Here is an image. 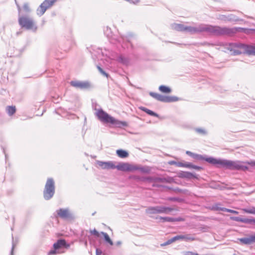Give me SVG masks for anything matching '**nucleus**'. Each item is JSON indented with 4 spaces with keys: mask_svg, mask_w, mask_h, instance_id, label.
Listing matches in <instances>:
<instances>
[{
    "mask_svg": "<svg viewBox=\"0 0 255 255\" xmlns=\"http://www.w3.org/2000/svg\"><path fill=\"white\" fill-rule=\"evenodd\" d=\"M116 153L119 157L122 158H126L128 156V152L123 149L117 150Z\"/></svg>",
    "mask_w": 255,
    "mask_h": 255,
    "instance_id": "20",
    "label": "nucleus"
},
{
    "mask_svg": "<svg viewBox=\"0 0 255 255\" xmlns=\"http://www.w3.org/2000/svg\"><path fill=\"white\" fill-rule=\"evenodd\" d=\"M160 219L163 220V222H173L178 221L177 219L174 218L165 217H160Z\"/></svg>",
    "mask_w": 255,
    "mask_h": 255,
    "instance_id": "26",
    "label": "nucleus"
},
{
    "mask_svg": "<svg viewBox=\"0 0 255 255\" xmlns=\"http://www.w3.org/2000/svg\"><path fill=\"white\" fill-rule=\"evenodd\" d=\"M101 234L103 236L104 239L106 242L108 243L111 246L113 245L112 241L111 240L107 233H105L104 232H101Z\"/></svg>",
    "mask_w": 255,
    "mask_h": 255,
    "instance_id": "22",
    "label": "nucleus"
},
{
    "mask_svg": "<svg viewBox=\"0 0 255 255\" xmlns=\"http://www.w3.org/2000/svg\"><path fill=\"white\" fill-rule=\"evenodd\" d=\"M57 0H45L43 2L45 3L46 6H47L48 8L51 7L53 3L56 1Z\"/></svg>",
    "mask_w": 255,
    "mask_h": 255,
    "instance_id": "31",
    "label": "nucleus"
},
{
    "mask_svg": "<svg viewBox=\"0 0 255 255\" xmlns=\"http://www.w3.org/2000/svg\"><path fill=\"white\" fill-rule=\"evenodd\" d=\"M181 176L187 178L195 177L193 173L189 172H183L182 173H181Z\"/></svg>",
    "mask_w": 255,
    "mask_h": 255,
    "instance_id": "28",
    "label": "nucleus"
},
{
    "mask_svg": "<svg viewBox=\"0 0 255 255\" xmlns=\"http://www.w3.org/2000/svg\"><path fill=\"white\" fill-rule=\"evenodd\" d=\"M159 90L160 92L164 93H169L171 91V89L169 87L164 85L160 86L159 87Z\"/></svg>",
    "mask_w": 255,
    "mask_h": 255,
    "instance_id": "24",
    "label": "nucleus"
},
{
    "mask_svg": "<svg viewBox=\"0 0 255 255\" xmlns=\"http://www.w3.org/2000/svg\"><path fill=\"white\" fill-rule=\"evenodd\" d=\"M182 239L188 241H193L194 240V238L188 235H182Z\"/></svg>",
    "mask_w": 255,
    "mask_h": 255,
    "instance_id": "37",
    "label": "nucleus"
},
{
    "mask_svg": "<svg viewBox=\"0 0 255 255\" xmlns=\"http://www.w3.org/2000/svg\"><path fill=\"white\" fill-rule=\"evenodd\" d=\"M224 17L223 18H221L222 19L225 20H228V21H237L238 19L236 18V16H235L233 15H228L227 17H225V16H223Z\"/></svg>",
    "mask_w": 255,
    "mask_h": 255,
    "instance_id": "27",
    "label": "nucleus"
},
{
    "mask_svg": "<svg viewBox=\"0 0 255 255\" xmlns=\"http://www.w3.org/2000/svg\"><path fill=\"white\" fill-rule=\"evenodd\" d=\"M70 84L77 89H85L90 87L89 83L86 81H72Z\"/></svg>",
    "mask_w": 255,
    "mask_h": 255,
    "instance_id": "11",
    "label": "nucleus"
},
{
    "mask_svg": "<svg viewBox=\"0 0 255 255\" xmlns=\"http://www.w3.org/2000/svg\"><path fill=\"white\" fill-rule=\"evenodd\" d=\"M185 26L182 24L173 23L171 25L172 28L180 31H185Z\"/></svg>",
    "mask_w": 255,
    "mask_h": 255,
    "instance_id": "19",
    "label": "nucleus"
},
{
    "mask_svg": "<svg viewBox=\"0 0 255 255\" xmlns=\"http://www.w3.org/2000/svg\"><path fill=\"white\" fill-rule=\"evenodd\" d=\"M243 210L245 213L255 215V207H252L249 208L243 209Z\"/></svg>",
    "mask_w": 255,
    "mask_h": 255,
    "instance_id": "29",
    "label": "nucleus"
},
{
    "mask_svg": "<svg viewBox=\"0 0 255 255\" xmlns=\"http://www.w3.org/2000/svg\"><path fill=\"white\" fill-rule=\"evenodd\" d=\"M139 170L143 173H148L151 171V168L147 166H141L140 165L134 164L133 166V171Z\"/></svg>",
    "mask_w": 255,
    "mask_h": 255,
    "instance_id": "15",
    "label": "nucleus"
},
{
    "mask_svg": "<svg viewBox=\"0 0 255 255\" xmlns=\"http://www.w3.org/2000/svg\"><path fill=\"white\" fill-rule=\"evenodd\" d=\"M102 254V252L100 250H99L98 249H96V255H101Z\"/></svg>",
    "mask_w": 255,
    "mask_h": 255,
    "instance_id": "46",
    "label": "nucleus"
},
{
    "mask_svg": "<svg viewBox=\"0 0 255 255\" xmlns=\"http://www.w3.org/2000/svg\"><path fill=\"white\" fill-rule=\"evenodd\" d=\"M140 109L142 111H144V112H145L146 113H147V114H148L149 115H150V116H154V117H158V115L153 112V111L145 108V107H141L140 108Z\"/></svg>",
    "mask_w": 255,
    "mask_h": 255,
    "instance_id": "21",
    "label": "nucleus"
},
{
    "mask_svg": "<svg viewBox=\"0 0 255 255\" xmlns=\"http://www.w3.org/2000/svg\"><path fill=\"white\" fill-rule=\"evenodd\" d=\"M96 115L101 122L106 123H110L115 126L116 127L121 128L122 127L127 126L126 122H122L115 119L101 109L96 110Z\"/></svg>",
    "mask_w": 255,
    "mask_h": 255,
    "instance_id": "5",
    "label": "nucleus"
},
{
    "mask_svg": "<svg viewBox=\"0 0 255 255\" xmlns=\"http://www.w3.org/2000/svg\"><path fill=\"white\" fill-rule=\"evenodd\" d=\"M206 161L218 168H224L230 170H238L245 171L248 167L243 162L239 160L232 161L224 159L215 158L209 157Z\"/></svg>",
    "mask_w": 255,
    "mask_h": 255,
    "instance_id": "2",
    "label": "nucleus"
},
{
    "mask_svg": "<svg viewBox=\"0 0 255 255\" xmlns=\"http://www.w3.org/2000/svg\"><path fill=\"white\" fill-rule=\"evenodd\" d=\"M97 67L99 70V71L104 76L108 77V74L106 73L103 69L102 68L99 66V65H97Z\"/></svg>",
    "mask_w": 255,
    "mask_h": 255,
    "instance_id": "38",
    "label": "nucleus"
},
{
    "mask_svg": "<svg viewBox=\"0 0 255 255\" xmlns=\"http://www.w3.org/2000/svg\"><path fill=\"white\" fill-rule=\"evenodd\" d=\"M176 165L178 167H182L189 168L190 165V162H185L184 163L181 162H178L176 163Z\"/></svg>",
    "mask_w": 255,
    "mask_h": 255,
    "instance_id": "30",
    "label": "nucleus"
},
{
    "mask_svg": "<svg viewBox=\"0 0 255 255\" xmlns=\"http://www.w3.org/2000/svg\"><path fill=\"white\" fill-rule=\"evenodd\" d=\"M190 34L206 32L214 35H229L235 32L233 29L226 27L213 26L209 24H200L196 26H185V31Z\"/></svg>",
    "mask_w": 255,
    "mask_h": 255,
    "instance_id": "1",
    "label": "nucleus"
},
{
    "mask_svg": "<svg viewBox=\"0 0 255 255\" xmlns=\"http://www.w3.org/2000/svg\"><path fill=\"white\" fill-rule=\"evenodd\" d=\"M241 244L250 245L255 243V234L250 235L247 237L238 239Z\"/></svg>",
    "mask_w": 255,
    "mask_h": 255,
    "instance_id": "13",
    "label": "nucleus"
},
{
    "mask_svg": "<svg viewBox=\"0 0 255 255\" xmlns=\"http://www.w3.org/2000/svg\"><path fill=\"white\" fill-rule=\"evenodd\" d=\"M18 23L22 27L26 29L35 30L37 29L33 20L28 16L19 15Z\"/></svg>",
    "mask_w": 255,
    "mask_h": 255,
    "instance_id": "7",
    "label": "nucleus"
},
{
    "mask_svg": "<svg viewBox=\"0 0 255 255\" xmlns=\"http://www.w3.org/2000/svg\"><path fill=\"white\" fill-rule=\"evenodd\" d=\"M172 241L174 242H175V241L177 240H179V239H182V235L181 236H176L172 238H171Z\"/></svg>",
    "mask_w": 255,
    "mask_h": 255,
    "instance_id": "44",
    "label": "nucleus"
},
{
    "mask_svg": "<svg viewBox=\"0 0 255 255\" xmlns=\"http://www.w3.org/2000/svg\"><path fill=\"white\" fill-rule=\"evenodd\" d=\"M195 130L196 132H197L199 133H201V134H206V131H205V129H204L203 128H196Z\"/></svg>",
    "mask_w": 255,
    "mask_h": 255,
    "instance_id": "40",
    "label": "nucleus"
},
{
    "mask_svg": "<svg viewBox=\"0 0 255 255\" xmlns=\"http://www.w3.org/2000/svg\"><path fill=\"white\" fill-rule=\"evenodd\" d=\"M222 211L229 212V213H233V214H239V212L238 211H237L231 210V209H227V208H226L223 209H222Z\"/></svg>",
    "mask_w": 255,
    "mask_h": 255,
    "instance_id": "36",
    "label": "nucleus"
},
{
    "mask_svg": "<svg viewBox=\"0 0 255 255\" xmlns=\"http://www.w3.org/2000/svg\"><path fill=\"white\" fill-rule=\"evenodd\" d=\"M23 8L24 10L27 12H29L30 10L28 4L27 3H25L24 4V5L23 6Z\"/></svg>",
    "mask_w": 255,
    "mask_h": 255,
    "instance_id": "42",
    "label": "nucleus"
},
{
    "mask_svg": "<svg viewBox=\"0 0 255 255\" xmlns=\"http://www.w3.org/2000/svg\"><path fill=\"white\" fill-rule=\"evenodd\" d=\"M121 244V243L120 242H118L117 243V244H118V245H120Z\"/></svg>",
    "mask_w": 255,
    "mask_h": 255,
    "instance_id": "52",
    "label": "nucleus"
},
{
    "mask_svg": "<svg viewBox=\"0 0 255 255\" xmlns=\"http://www.w3.org/2000/svg\"><path fill=\"white\" fill-rule=\"evenodd\" d=\"M47 8H48V7L46 6L45 3L42 2L39 7L37 9V14L39 16L42 15Z\"/></svg>",
    "mask_w": 255,
    "mask_h": 255,
    "instance_id": "18",
    "label": "nucleus"
},
{
    "mask_svg": "<svg viewBox=\"0 0 255 255\" xmlns=\"http://www.w3.org/2000/svg\"><path fill=\"white\" fill-rule=\"evenodd\" d=\"M248 163L252 166H255V161H252L251 162H248Z\"/></svg>",
    "mask_w": 255,
    "mask_h": 255,
    "instance_id": "47",
    "label": "nucleus"
},
{
    "mask_svg": "<svg viewBox=\"0 0 255 255\" xmlns=\"http://www.w3.org/2000/svg\"><path fill=\"white\" fill-rule=\"evenodd\" d=\"M231 219L237 222H241L245 223H255V219H242L239 217H232Z\"/></svg>",
    "mask_w": 255,
    "mask_h": 255,
    "instance_id": "16",
    "label": "nucleus"
},
{
    "mask_svg": "<svg viewBox=\"0 0 255 255\" xmlns=\"http://www.w3.org/2000/svg\"><path fill=\"white\" fill-rule=\"evenodd\" d=\"M55 193V185L54 180L48 178L46 181L43 191V196L45 200H49L54 195Z\"/></svg>",
    "mask_w": 255,
    "mask_h": 255,
    "instance_id": "6",
    "label": "nucleus"
},
{
    "mask_svg": "<svg viewBox=\"0 0 255 255\" xmlns=\"http://www.w3.org/2000/svg\"><path fill=\"white\" fill-rule=\"evenodd\" d=\"M104 33L108 38H113L112 32L110 28L107 27L104 30Z\"/></svg>",
    "mask_w": 255,
    "mask_h": 255,
    "instance_id": "25",
    "label": "nucleus"
},
{
    "mask_svg": "<svg viewBox=\"0 0 255 255\" xmlns=\"http://www.w3.org/2000/svg\"><path fill=\"white\" fill-rule=\"evenodd\" d=\"M14 247V245L13 244L11 251V255H12V254H13V250Z\"/></svg>",
    "mask_w": 255,
    "mask_h": 255,
    "instance_id": "48",
    "label": "nucleus"
},
{
    "mask_svg": "<svg viewBox=\"0 0 255 255\" xmlns=\"http://www.w3.org/2000/svg\"><path fill=\"white\" fill-rule=\"evenodd\" d=\"M145 179L148 180V179H149V178H143L142 180H145Z\"/></svg>",
    "mask_w": 255,
    "mask_h": 255,
    "instance_id": "51",
    "label": "nucleus"
},
{
    "mask_svg": "<svg viewBox=\"0 0 255 255\" xmlns=\"http://www.w3.org/2000/svg\"><path fill=\"white\" fill-rule=\"evenodd\" d=\"M221 49L225 52L231 54L239 55L243 53L255 55V46L248 45L242 43H223Z\"/></svg>",
    "mask_w": 255,
    "mask_h": 255,
    "instance_id": "3",
    "label": "nucleus"
},
{
    "mask_svg": "<svg viewBox=\"0 0 255 255\" xmlns=\"http://www.w3.org/2000/svg\"><path fill=\"white\" fill-rule=\"evenodd\" d=\"M17 4V8H18V10L19 13H20V11L21 10V8L19 6V5H18L17 4Z\"/></svg>",
    "mask_w": 255,
    "mask_h": 255,
    "instance_id": "49",
    "label": "nucleus"
},
{
    "mask_svg": "<svg viewBox=\"0 0 255 255\" xmlns=\"http://www.w3.org/2000/svg\"><path fill=\"white\" fill-rule=\"evenodd\" d=\"M224 207H221L220 204H216L213 206V209L215 211H222V209H224Z\"/></svg>",
    "mask_w": 255,
    "mask_h": 255,
    "instance_id": "34",
    "label": "nucleus"
},
{
    "mask_svg": "<svg viewBox=\"0 0 255 255\" xmlns=\"http://www.w3.org/2000/svg\"><path fill=\"white\" fill-rule=\"evenodd\" d=\"M134 164H130L128 162H121L115 165V169L123 172H133Z\"/></svg>",
    "mask_w": 255,
    "mask_h": 255,
    "instance_id": "9",
    "label": "nucleus"
},
{
    "mask_svg": "<svg viewBox=\"0 0 255 255\" xmlns=\"http://www.w3.org/2000/svg\"><path fill=\"white\" fill-rule=\"evenodd\" d=\"M149 95L153 98H154V99L157 100L158 97H159V96L160 94H158V93H154V92H150L149 93Z\"/></svg>",
    "mask_w": 255,
    "mask_h": 255,
    "instance_id": "41",
    "label": "nucleus"
},
{
    "mask_svg": "<svg viewBox=\"0 0 255 255\" xmlns=\"http://www.w3.org/2000/svg\"><path fill=\"white\" fill-rule=\"evenodd\" d=\"M98 58L100 59L107 66L112 64L113 60H116L125 65H128L129 63V60L128 58L123 55L116 57L113 54H110V52L106 49L104 51L100 50V53L98 54Z\"/></svg>",
    "mask_w": 255,
    "mask_h": 255,
    "instance_id": "4",
    "label": "nucleus"
},
{
    "mask_svg": "<svg viewBox=\"0 0 255 255\" xmlns=\"http://www.w3.org/2000/svg\"><path fill=\"white\" fill-rule=\"evenodd\" d=\"M173 242V241H172V239H171L170 240H168L166 243H165L164 244V245H168L171 244Z\"/></svg>",
    "mask_w": 255,
    "mask_h": 255,
    "instance_id": "45",
    "label": "nucleus"
},
{
    "mask_svg": "<svg viewBox=\"0 0 255 255\" xmlns=\"http://www.w3.org/2000/svg\"><path fill=\"white\" fill-rule=\"evenodd\" d=\"M90 233L97 238L100 237L101 234V233L98 232L95 229L90 230Z\"/></svg>",
    "mask_w": 255,
    "mask_h": 255,
    "instance_id": "33",
    "label": "nucleus"
},
{
    "mask_svg": "<svg viewBox=\"0 0 255 255\" xmlns=\"http://www.w3.org/2000/svg\"><path fill=\"white\" fill-rule=\"evenodd\" d=\"M174 210V209L170 207L157 206L154 207H149L146 209V213L149 214H169Z\"/></svg>",
    "mask_w": 255,
    "mask_h": 255,
    "instance_id": "8",
    "label": "nucleus"
},
{
    "mask_svg": "<svg viewBox=\"0 0 255 255\" xmlns=\"http://www.w3.org/2000/svg\"><path fill=\"white\" fill-rule=\"evenodd\" d=\"M58 216L65 220H73L74 217L68 208H60L56 210Z\"/></svg>",
    "mask_w": 255,
    "mask_h": 255,
    "instance_id": "10",
    "label": "nucleus"
},
{
    "mask_svg": "<svg viewBox=\"0 0 255 255\" xmlns=\"http://www.w3.org/2000/svg\"><path fill=\"white\" fill-rule=\"evenodd\" d=\"M189 168H193V169H195L199 170L202 169V167L200 166L193 165L192 163H190V165H189Z\"/></svg>",
    "mask_w": 255,
    "mask_h": 255,
    "instance_id": "39",
    "label": "nucleus"
},
{
    "mask_svg": "<svg viewBox=\"0 0 255 255\" xmlns=\"http://www.w3.org/2000/svg\"><path fill=\"white\" fill-rule=\"evenodd\" d=\"M186 153L189 156L192 157L195 159L198 160H204L206 161V159L208 157H204L202 155L198 154L195 153H193L190 151H186Z\"/></svg>",
    "mask_w": 255,
    "mask_h": 255,
    "instance_id": "17",
    "label": "nucleus"
},
{
    "mask_svg": "<svg viewBox=\"0 0 255 255\" xmlns=\"http://www.w3.org/2000/svg\"><path fill=\"white\" fill-rule=\"evenodd\" d=\"M53 246L54 249L58 250L63 247L68 249L70 247V245L67 244L65 240L60 239L55 243Z\"/></svg>",
    "mask_w": 255,
    "mask_h": 255,
    "instance_id": "14",
    "label": "nucleus"
},
{
    "mask_svg": "<svg viewBox=\"0 0 255 255\" xmlns=\"http://www.w3.org/2000/svg\"><path fill=\"white\" fill-rule=\"evenodd\" d=\"M97 164L103 169H115V164L113 161H97Z\"/></svg>",
    "mask_w": 255,
    "mask_h": 255,
    "instance_id": "12",
    "label": "nucleus"
},
{
    "mask_svg": "<svg viewBox=\"0 0 255 255\" xmlns=\"http://www.w3.org/2000/svg\"><path fill=\"white\" fill-rule=\"evenodd\" d=\"M179 100V98L175 96H167V102H176Z\"/></svg>",
    "mask_w": 255,
    "mask_h": 255,
    "instance_id": "32",
    "label": "nucleus"
},
{
    "mask_svg": "<svg viewBox=\"0 0 255 255\" xmlns=\"http://www.w3.org/2000/svg\"><path fill=\"white\" fill-rule=\"evenodd\" d=\"M64 253L63 252H60L59 251H57V250H55L54 249V250H51L49 252V255H56V254H60V253Z\"/></svg>",
    "mask_w": 255,
    "mask_h": 255,
    "instance_id": "43",
    "label": "nucleus"
},
{
    "mask_svg": "<svg viewBox=\"0 0 255 255\" xmlns=\"http://www.w3.org/2000/svg\"><path fill=\"white\" fill-rule=\"evenodd\" d=\"M6 111L9 116H12L15 113L16 109L14 106H8L6 107Z\"/></svg>",
    "mask_w": 255,
    "mask_h": 255,
    "instance_id": "23",
    "label": "nucleus"
},
{
    "mask_svg": "<svg viewBox=\"0 0 255 255\" xmlns=\"http://www.w3.org/2000/svg\"><path fill=\"white\" fill-rule=\"evenodd\" d=\"M167 96L159 95L157 100L161 101V102H167Z\"/></svg>",
    "mask_w": 255,
    "mask_h": 255,
    "instance_id": "35",
    "label": "nucleus"
},
{
    "mask_svg": "<svg viewBox=\"0 0 255 255\" xmlns=\"http://www.w3.org/2000/svg\"><path fill=\"white\" fill-rule=\"evenodd\" d=\"M176 163H177V162H175V161H174L170 162V164H175V165H176Z\"/></svg>",
    "mask_w": 255,
    "mask_h": 255,
    "instance_id": "50",
    "label": "nucleus"
}]
</instances>
